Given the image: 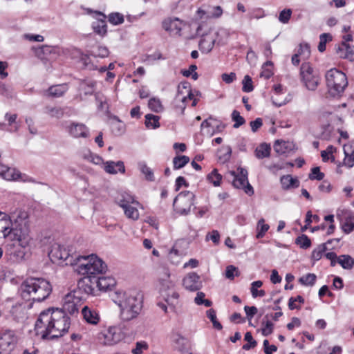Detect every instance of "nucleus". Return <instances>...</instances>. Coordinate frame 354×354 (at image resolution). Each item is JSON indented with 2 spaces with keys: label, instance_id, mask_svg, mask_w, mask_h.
Instances as JSON below:
<instances>
[{
  "label": "nucleus",
  "instance_id": "f3484780",
  "mask_svg": "<svg viewBox=\"0 0 354 354\" xmlns=\"http://www.w3.org/2000/svg\"><path fill=\"white\" fill-rule=\"evenodd\" d=\"M0 232L3 237L8 241L16 239L12 234V225L10 215L1 212H0Z\"/></svg>",
  "mask_w": 354,
  "mask_h": 354
},
{
  "label": "nucleus",
  "instance_id": "e433bc0d",
  "mask_svg": "<svg viewBox=\"0 0 354 354\" xmlns=\"http://www.w3.org/2000/svg\"><path fill=\"white\" fill-rule=\"evenodd\" d=\"M136 204H131L123 208L125 216L133 221L139 218V212Z\"/></svg>",
  "mask_w": 354,
  "mask_h": 354
},
{
  "label": "nucleus",
  "instance_id": "9b49d317",
  "mask_svg": "<svg viewBox=\"0 0 354 354\" xmlns=\"http://www.w3.org/2000/svg\"><path fill=\"white\" fill-rule=\"evenodd\" d=\"M300 75L305 86L308 90L315 91L319 82L320 78L314 73L310 63L304 62L300 68Z\"/></svg>",
  "mask_w": 354,
  "mask_h": 354
},
{
  "label": "nucleus",
  "instance_id": "2f4dec72",
  "mask_svg": "<svg viewBox=\"0 0 354 354\" xmlns=\"http://www.w3.org/2000/svg\"><path fill=\"white\" fill-rule=\"evenodd\" d=\"M95 82L91 80H81L79 85V90L81 93L85 95H92L94 93Z\"/></svg>",
  "mask_w": 354,
  "mask_h": 354
},
{
  "label": "nucleus",
  "instance_id": "0eeeda50",
  "mask_svg": "<svg viewBox=\"0 0 354 354\" xmlns=\"http://www.w3.org/2000/svg\"><path fill=\"white\" fill-rule=\"evenodd\" d=\"M195 198V194L190 191L181 192L174 201L175 211L180 215H187L194 205Z\"/></svg>",
  "mask_w": 354,
  "mask_h": 354
},
{
  "label": "nucleus",
  "instance_id": "680f3d73",
  "mask_svg": "<svg viewBox=\"0 0 354 354\" xmlns=\"http://www.w3.org/2000/svg\"><path fill=\"white\" fill-rule=\"evenodd\" d=\"M232 118L235 122V123L233 125L234 128H239L245 122V119L240 115V113L236 110L233 111L232 113Z\"/></svg>",
  "mask_w": 354,
  "mask_h": 354
},
{
  "label": "nucleus",
  "instance_id": "5fc2aeb1",
  "mask_svg": "<svg viewBox=\"0 0 354 354\" xmlns=\"http://www.w3.org/2000/svg\"><path fill=\"white\" fill-rule=\"evenodd\" d=\"M332 40V36L329 33H322L319 36V42L318 44V50L319 52H324L326 50V44L327 41Z\"/></svg>",
  "mask_w": 354,
  "mask_h": 354
},
{
  "label": "nucleus",
  "instance_id": "3c124183",
  "mask_svg": "<svg viewBox=\"0 0 354 354\" xmlns=\"http://www.w3.org/2000/svg\"><path fill=\"white\" fill-rule=\"evenodd\" d=\"M207 317L212 322L214 328L217 330H221L223 328L221 324L217 320L216 311L214 309L210 308L207 311Z\"/></svg>",
  "mask_w": 354,
  "mask_h": 354
},
{
  "label": "nucleus",
  "instance_id": "1a4fd4ad",
  "mask_svg": "<svg viewBox=\"0 0 354 354\" xmlns=\"http://www.w3.org/2000/svg\"><path fill=\"white\" fill-rule=\"evenodd\" d=\"M160 293L164 301L173 309L178 304L179 294L175 290V284L171 280L161 278Z\"/></svg>",
  "mask_w": 354,
  "mask_h": 354
},
{
  "label": "nucleus",
  "instance_id": "9d476101",
  "mask_svg": "<svg viewBox=\"0 0 354 354\" xmlns=\"http://www.w3.org/2000/svg\"><path fill=\"white\" fill-rule=\"evenodd\" d=\"M30 236H27L25 243L19 239H15L12 241L15 243L8 245L6 254L9 257L10 261L18 263L21 261L26 254L25 248L28 245Z\"/></svg>",
  "mask_w": 354,
  "mask_h": 354
},
{
  "label": "nucleus",
  "instance_id": "f704fd0d",
  "mask_svg": "<svg viewBox=\"0 0 354 354\" xmlns=\"http://www.w3.org/2000/svg\"><path fill=\"white\" fill-rule=\"evenodd\" d=\"M98 15H101L103 19L97 20L93 23L92 27L94 30V32L97 34L104 36L107 32V26L104 21L106 18L105 15L101 12H98Z\"/></svg>",
  "mask_w": 354,
  "mask_h": 354
},
{
  "label": "nucleus",
  "instance_id": "c756f323",
  "mask_svg": "<svg viewBox=\"0 0 354 354\" xmlns=\"http://www.w3.org/2000/svg\"><path fill=\"white\" fill-rule=\"evenodd\" d=\"M280 182L283 189L288 190L292 188H297L299 186V181L291 175H284L281 177Z\"/></svg>",
  "mask_w": 354,
  "mask_h": 354
},
{
  "label": "nucleus",
  "instance_id": "052dcab7",
  "mask_svg": "<svg viewBox=\"0 0 354 354\" xmlns=\"http://www.w3.org/2000/svg\"><path fill=\"white\" fill-rule=\"evenodd\" d=\"M242 84H243V88H242L243 91L246 92V93H250L253 91L254 87L252 85V78L248 75H246L244 77Z\"/></svg>",
  "mask_w": 354,
  "mask_h": 354
},
{
  "label": "nucleus",
  "instance_id": "37998d69",
  "mask_svg": "<svg viewBox=\"0 0 354 354\" xmlns=\"http://www.w3.org/2000/svg\"><path fill=\"white\" fill-rule=\"evenodd\" d=\"M317 276L313 273H308L303 275L299 279V282L306 286H313L315 285Z\"/></svg>",
  "mask_w": 354,
  "mask_h": 354
},
{
  "label": "nucleus",
  "instance_id": "6ab92c4d",
  "mask_svg": "<svg viewBox=\"0 0 354 354\" xmlns=\"http://www.w3.org/2000/svg\"><path fill=\"white\" fill-rule=\"evenodd\" d=\"M183 286L186 290L194 292L202 288V282L196 272H190L184 277Z\"/></svg>",
  "mask_w": 354,
  "mask_h": 354
},
{
  "label": "nucleus",
  "instance_id": "6e6d98bb",
  "mask_svg": "<svg viewBox=\"0 0 354 354\" xmlns=\"http://www.w3.org/2000/svg\"><path fill=\"white\" fill-rule=\"evenodd\" d=\"M149 108L155 112H160L162 111L163 107L160 100L156 98H151L148 103Z\"/></svg>",
  "mask_w": 354,
  "mask_h": 354
},
{
  "label": "nucleus",
  "instance_id": "69168bd1",
  "mask_svg": "<svg viewBox=\"0 0 354 354\" xmlns=\"http://www.w3.org/2000/svg\"><path fill=\"white\" fill-rule=\"evenodd\" d=\"M272 62L271 61H267L262 66V71L261 73V77H263L265 79H269L272 75V72L270 69L268 68V66H272Z\"/></svg>",
  "mask_w": 354,
  "mask_h": 354
},
{
  "label": "nucleus",
  "instance_id": "c85d7f7f",
  "mask_svg": "<svg viewBox=\"0 0 354 354\" xmlns=\"http://www.w3.org/2000/svg\"><path fill=\"white\" fill-rule=\"evenodd\" d=\"M117 203L122 209L131 204H136L137 206H141L139 202L135 200L131 194L124 192L117 198Z\"/></svg>",
  "mask_w": 354,
  "mask_h": 354
},
{
  "label": "nucleus",
  "instance_id": "423d86ee",
  "mask_svg": "<svg viewBox=\"0 0 354 354\" xmlns=\"http://www.w3.org/2000/svg\"><path fill=\"white\" fill-rule=\"evenodd\" d=\"M326 81L329 92L333 96L344 92L348 85L346 75L336 68H331L327 71Z\"/></svg>",
  "mask_w": 354,
  "mask_h": 354
},
{
  "label": "nucleus",
  "instance_id": "7ed1b4c3",
  "mask_svg": "<svg viewBox=\"0 0 354 354\" xmlns=\"http://www.w3.org/2000/svg\"><path fill=\"white\" fill-rule=\"evenodd\" d=\"M52 290L50 282L44 278L30 277L20 286L21 297L33 302L44 301L49 297Z\"/></svg>",
  "mask_w": 354,
  "mask_h": 354
},
{
  "label": "nucleus",
  "instance_id": "412c9836",
  "mask_svg": "<svg viewBox=\"0 0 354 354\" xmlns=\"http://www.w3.org/2000/svg\"><path fill=\"white\" fill-rule=\"evenodd\" d=\"M353 46L351 47L348 44H346L345 41H342L339 44L335 50L337 56L342 59H346L351 62L354 61V50Z\"/></svg>",
  "mask_w": 354,
  "mask_h": 354
},
{
  "label": "nucleus",
  "instance_id": "79ce46f5",
  "mask_svg": "<svg viewBox=\"0 0 354 354\" xmlns=\"http://www.w3.org/2000/svg\"><path fill=\"white\" fill-rule=\"evenodd\" d=\"M138 167L143 175H145L146 180L149 181L154 180V176L152 169L149 167L145 162L138 163Z\"/></svg>",
  "mask_w": 354,
  "mask_h": 354
},
{
  "label": "nucleus",
  "instance_id": "13d9d810",
  "mask_svg": "<svg viewBox=\"0 0 354 354\" xmlns=\"http://www.w3.org/2000/svg\"><path fill=\"white\" fill-rule=\"evenodd\" d=\"M91 55L97 57H106L109 55V50L105 46H98L96 49L91 51Z\"/></svg>",
  "mask_w": 354,
  "mask_h": 354
},
{
  "label": "nucleus",
  "instance_id": "4be33fe9",
  "mask_svg": "<svg viewBox=\"0 0 354 354\" xmlns=\"http://www.w3.org/2000/svg\"><path fill=\"white\" fill-rule=\"evenodd\" d=\"M182 26L183 21L178 18H167L162 21V28L171 33H179Z\"/></svg>",
  "mask_w": 354,
  "mask_h": 354
},
{
  "label": "nucleus",
  "instance_id": "72a5a7b5",
  "mask_svg": "<svg viewBox=\"0 0 354 354\" xmlns=\"http://www.w3.org/2000/svg\"><path fill=\"white\" fill-rule=\"evenodd\" d=\"M44 113L50 118L59 119L64 115V110L59 106H46L44 109Z\"/></svg>",
  "mask_w": 354,
  "mask_h": 354
},
{
  "label": "nucleus",
  "instance_id": "c03bdc74",
  "mask_svg": "<svg viewBox=\"0 0 354 354\" xmlns=\"http://www.w3.org/2000/svg\"><path fill=\"white\" fill-rule=\"evenodd\" d=\"M269 228H270L269 225L265 223V220L263 218H261L257 223V234L256 235V237L257 239L263 238L265 236L266 233L269 230Z\"/></svg>",
  "mask_w": 354,
  "mask_h": 354
},
{
  "label": "nucleus",
  "instance_id": "f8f14e48",
  "mask_svg": "<svg viewBox=\"0 0 354 354\" xmlns=\"http://www.w3.org/2000/svg\"><path fill=\"white\" fill-rule=\"evenodd\" d=\"M238 174L235 171H230V174L232 177V185L237 189H242L249 196L254 194L253 187L250 185L248 180V171L245 169L239 167Z\"/></svg>",
  "mask_w": 354,
  "mask_h": 354
},
{
  "label": "nucleus",
  "instance_id": "ddd939ff",
  "mask_svg": "<svg viewBox=\"0 0 354 354\" xmlns=\"http://www.w3.org/2000/svg\"><path fill=\"white\" fill-rule=\"evenodd\" d=\"M124 337L120 329L116 326H110L102 330L98 335V339L105 345H113L120 342Z\"/></svg>",
  "mask_w": 354,
  "mask_h": 354
},
{
  "label": "nucleus",
  "instance_id": "393cba45",
  "mask_svg": "<svg viewBox=\"0 0 354 354\" xmlns=\"http://www.w3.org/2000/svg\"><path fill=\"white\" fill-rule=\"evenodd\" d=\"M0 176L7 180H16L21 177V173L15 168L0 164Z\"/></svg>",
  "mask_w": 354,
  "mask_h": 354
},
{
  "label": "nucleus",
  "instance_id": "0e129e2a",
  "mask_svg": "<svg viewBox=\"0 0 354 354\" xmlns=\"http://www.w3.org/2000/svg\"><path fill=\"white\" fill-rule=\"evenodd\" d=\"M297 54L304 59H307L310 55V46L308 44H301Z\"/></svg>",
  "mask_w": 354,
  "mask_h": 354
},
{
  "label": "nucleus",
  "instance_id": "bb28decb",
  "mask_svg": "<svg viewBox=\"0 0 354 354\" xmlns=\"http://www.w3.org/2000/svg\"><path fill=\"white\" fill-rule=\"evenodd\" d=\"M82 313L85 321L91 324L95 325L100 321L98 313L88 306H84L82 310Z\"/></svg>",
  "mask_w": 354,
  "mask_h": 354
},
{
  "label": "nucleus",
  "instance_id": "a211bd4d",
  "mask_svg": "<svg viewBox=\"0 0 354 354\" xmlns=\"http://www.w3.org/2000/svg\"><path fill=\"white\" fill-rule=\"evenodd\" d=\"M28 305L24 303H17L8 310V315L16 322H24L28 315Z\"/></svg>",
  "mask_w": 354,
  "mask_h": 354
},
{
  "label": "nucleus",
  "instance_id": "de8ad7c7",
  "mask_svg": "<svg viewBox=\"0 0 354 354\" xmlns=\"http://www.w3.org/2000/svg\"><path fill=\"white\" fill-rule=\"evenodd\" d=\"M109 21L115 26L122 24L124 21V15L120 12H111L108 16Z\"/></svg>",
  "mask_w": 354,
  "mask_h": 354
},
{
  "label": "nucleus",
  "instance_id": "aec40b11",
  "mask_svg": "<svg viewBox=\"0 0 354 354\" xmlns=\"http://www.w3.org/2000/svg\"><path fill=\"white\" fill-rule=\"evenodd\" d=\"M84 277L77 282L78 288L87 295H95L96 290L95 278L88 275H84Z\"/></svg>",
  "mask_w": 354,
  "mask_h": 354
},
{
  "label": "nucleus",
  "instance_id": "f03ea898",
  "mask_svg": "<svg viewBox=\"0 0 354 354\" xmlns=\"http://www.w3.org/2000/svg\"><path fill=\"white\" fill-rule=\"evenodd\" d=\"M112 300L118 306L119 317L124 322L137 319L143 308V295L138 292L117 290Z\"/></svg>",
  "mask_w": 354,
  "mask_h": 354
},
{
  "label": "nucleus",
  "instance_id": "a18cd8bd",
  "mask_svg": "<svg viewBox=\"0 0 354 354\" xmlns=\"http://www.w3.org/2000/svg\"><path fill=\"white\" fill-rule=\"evenodd\" d=\"M189 162V158L186 156H177L173 159L174 169H179L185 166Z\"/></svg>",
  "mask_w": 354,
  "mask_h": 354
},
{
  "label": "nucleus",
  "instance_id": "774afa93",
  "mask_svg": "<svg viewBox=\"0 0 354 354\" xmlns=\"http://www.w3.org/2000/svg\"><path fill=\"white\" fill-rule=\"evenodd\" d=\"M344 151L345 154V158L344 160V165L348 167H352L354 165V154L349 155L348 147H344Z\"/></svg>",
  "mask_w": 354,
  "mask_h": 354
},
{
  "label": "nucleus",
  "instance_id": "6e6552de",
  "mask_svg": "<svg viewBox=\"0 0 354 354\" xmlns=\"http://www.w3.org/2000/svg\"><path fill=\"white\" fill-rule=\"evenodd\" d=\"M77 256L71 254L70 250L58 243L53 244L49 252V257L53 261L64 263L65 265H71L74 267Z\"/></svg>",
  "mask_w": 354,
  "mask_h": 354
},
{
  "label": "nucleus",
  "instance_id": "09e8293b",
  "mask_svg": "<svg viewBox=\"0 0 354 354\" xmlns=\"http://www.w3.org/2000/svg\"><path fill=\"white\" fill-rule=\"evenodd\" d=\"M334 151H335V148L333 145L328 146L326 150L321 151V156L322 158V160L324 162H326L329 159H330L332 162H334L335 157L333 155Z\"/></svg>",
  "mask_w": 354,
  "mask_h": 354
},
{
  "label": "nucleus",
  "instance_id": "338daca9",
  "mask_svg": "<svg viewBox=\"0 0 354 354\" xmlns=\"http://www.w3.org/2000/svg\"><path fill=\"white\" fill-rule=\"evenodd\" d=\"M324 174L320 171V169L319 167H315L312 169L311 174L309 175V178L310 180H321L324 178Z\"/></svg>",
  "mask_w": 354,
  "mask_h": 354
},
{
  "label": "nucleus",
  "instance_id": "b1692460",
  "mask_svg": "<svg viewBox=\"0 0 354 354\" xmlns=\"http://www.w3.org/2000/svg\"><path fill=\"white\" fill-rule=\"evenodd\" d=\"M74 299V295L72 293L66 295L63 299V309L62 310L66 313L71 315L77 313L78 308Z\"/></svg>",
  "mask_w": 354,
  "mask_h": 354
},
{
  "label": "nucleus",
  "instance_id": "7c9ffc66",
  "mask_svg": "<svg viewBox=\"0 0 354 354\" xmlns=\"http://www.w3.org/2000/svg\"><path fill=\"white\" fill-rule=\"evenodd\" d=\"M294 146L290 142L282 140H277L274 144V150L279 154H283L292 150Z\"/></svg>",
  "mask_w": 354,
  "mask_h": 354
},
{
  "label": "nucleus",
  "instance_id": "603ef678",
  "mask_svg": "<svg viewBox=\"0 0 354 354\" xmlns=\"http://www.w3.org/2000/svg\"><path fill=\"white\" fill-rule=\"evenodd\" d=\"M295 243L303 249H307L311 245V241L306 234L299 236L296 239Z\"/></svg>",
  "mask_w": 354,
  "mask_h": 354
},
{
  "label": "nucleus",
  "instance_id": "58836bf2",
  "mask_svg": "<svg viewBox=\"0 0 354 354\" xmlns=\"http://www.w3.org/2000/svg\"><path fill=\"white\" fill-rule=\"evenodd\" d=\"M230 35V33L229 30L225 28H220L216 32V42L218 45H225L227 43Z\"/></svg>",
  "mask_w": 354,
  "mask_h": 354
},
{
  "label": "nucleus",
  "instance_id": "8fccbe9b",
  "mask_svg": "<svg viewBox=\"0 0 354 354\" xmlns=\"http://www.w3.org/2000/svg\"><path fill=\"white\" fill-rule=\"evenodd\" d=\"M207 178L214 186H218L220 185L222 180V176L218 173V170L216 169H214L208 174Z\"/></svg>",
  "mask_w": 354,
  "mask_h": 354
},
{
  "label": "nucleus",
  "instance_id": "473e14b6",
  "mask_svg": "<svg viewBox=\"0 0 354 354\" xmlns=\"http://www.w3.org/2000/svg\"><path fill=\"white\" fill-rule=\"evenodd\" d=\"M68 91V86L66 84L54 85L46 91L48 95L53 97H59Z\"/></svg>",
  "mask_w": 354,
  "mask_h": 354
},
{
  "label": "nucleus",
  "instance_id": "39448f33",
  "mask_svg": "<svg viewBox=\"0 0 354 354\" xmlns=\"http://www.w3.org/2000/svg\"><path fill=\"white\" fill-rule=\"evenodd\" d=\"M10 217L12 225V234L16 239L26 241L29 236V216L28 212L21 208H15L10 212Z\"/></svg>",
  "mask_w": 354,
  "mask_h": 354
},
{
  "label": "nucleus",
  "instance_id": "864d4df0",
  "mask_svg": "<svg viewBox=\"0 0 354 354\" xmlns=\"http://www.w3.org/2000/svg\"><path fill=\"white\" fill-rule=\"evenodd\" d=\"M205 295L204 292H198L194 299V301L197 305H204L206 307H210L212 302L209 299H205Z\"/></svg>",
  "mask_w": 354,
  "mask_h": 354
},
{
  "label": "nucleus",
  "instance_id": "cd10ccee",
  "mask_svg": "<svg viewBox=\"0 0 354 354\" xmlns=\"http://www.w3.org/2000/svg\"><path fill=\"white\" fill-rule=\"evenodd\" d=\"M95 283L99 290L106 291L115 286V281L112 277H95Z\"/></svg>",
  "mask_w": 354,
  "mask_h": 354
},
{
  "label": "nucleus",
  "instance_id": "4468645a",
  "mask_svg": "<svg viewBox=\"0 0 354 354\" xmlns=\"http://www.w3.org/2000/svg\"><path fill=\"white\" fill-rule=\"evenodd\" d=\"M17 341V337L13 330L0 331V354H10Z\"/></svg>",
  "mask_w": 354,
  "mask_h": 354
},
{
  "label": "nucleus",
  "instance_id": "dca6fc26",
  "mask_svg": "<svg viewBox=\"0 0 354 354\" xmlns=\"http://www.w3.org/2000/svg\"><path fill=\"white\" fill-rule=\"evenodd\" d=\"M66 130L68 135L74 138H86L89 136V129L83 123L71 122L66 127Z\"/></svg>",
  "mask_w": 354,
  "mask_h": 354
},
{
  "label": "nucleus",
  "instance_id": "20e7f679",
  "mask_svg": "<svg viewBox=\"0 0 354 354\" xmlns=\"http://www.w3.org/2000/svg\"><path fill=\"white\" fill-rule=\"evenodd\" d=\"M74 270L81 275H88L95 278L98 274H102L107 270L105 262L96 254L87 256L78 255L76 257Z\"/></svg>",
  "mask_w": 354,
  "mask_h": 354
},
{
  "label": "nucleus",
  "instance_id": "4d7b16f0",
  "mask_svg": "<svg viewBox=\"0 0 354 354\" xmlns=\"http://www.w3.org/2000/svg\"><path fill=\"white\" fill-rule=\"evenodd\" d=\"M298 302L300 304H304V299L300 295H298L296 297H290L288 301L289 308L290 310L299 309L301 308V306L296 304V303H298Z\"/></svg>",
  "mask_w": 354,
  "mask_h": 354
},
{
  "label": "nucleus",
  "instance_id": "bf43d9fd",
  "mask_svg": "<svg viewBox=\"0 0 354 354\" xmlns=\"http://www.w3.org/2000/svg\"><path fill=\"white\" fill-rule=\"evenodd\" d=\"M261 333L263 336H268L273 332L274 324L270 320L263 321Z\"/></svg>",
  "mask_w": 354,
  "mask_h": 354
},
{
  "label": "nucleus",
  "instance_id": "49530a36",
  "mask_svg": "<svg viewBox=\"0 0 354 354\" xmlns=\"http://www.w3.org/2000/svg\"><path fill=\"white\" fill-rule=\"evenodd\" d=\"M334 247H327L326 244H321L315 248L312 252V258L315 261H319L323 255V253L327 250H333Z\"/></svg>",
  "mask_w": 354,
  "mask_h": 354
},
{
  "label": "nucleus",
  "instance_id": "a19ab883",
  "mask_svg": "<svg viewBox=\"0 0 354 354\" xmlns=\"http://www.w3.org/2000/svg\"><path fill=\"white\" fill-rule=\"evenodd\" d=\"M160 117L153 114H147L145 115V125L149 129H156L160 127Z\"/></svg>",
  "mask_w": 354,
  "mask_h": 354
},
{
  "label": "nucleus",
  "instance_id": "5701e85b",
  "mask_svg": "<svg viewBox=\"0 0 354 354\" xmlns=\"http://www.w3.org/2000/svg\"><path fill=\"white\" fill-rule=\"evenodd\" d=\"M104 171L110 174H116L118 172L124 174L125 172L124 164L122 161L119 160L117 162L114 161H106L104 163Z\"/></svg>",
  "mask_w": 354,
  "mask_h": 354
},
{
  "label": "nucleus",
  "instance_id": "4c0bfd02",
  "mask_svg": "<svg viewBox=\"0 0 354 354\" xmlns=\"http://www.w3.org/2000/svg\"><path fill=\"white\" fill-rule=\"evenodd\" d=\"M337 263L346 270H351L354 266V259L347 254L340 255L337 258Z\"/></svg>",
  "mask_w": 354,
  "mask_h": 354
},
{
  "label": "nucleus",
  "instance_id": "f257e3e1",
  "mask_svg": "<svg viewBox=\"0 0 354 354\" xmlns=\"http://www.w3.org/2000/svg\"><path fill=\"white\" fill-rule=\"evenodd\" d=\"M71 326V319L59 308H50L42 311L35 323L36 334L43 339H53L62 337Z\"/></svg>",
  "mask_w": 354,
  "mask_h": 354
},
{
  "label": "nucleus",
  "instance_id": "c9c22d12",
  "mask_svg": "<svg viewBox=\"0 0 354 354\" xmlns=\"http://www.w3.org/2000/svg\"><path fill=\"white\" fill-rule=\"evenodd\" d=\"M342 231L346 234H350L354 230V213H350L345 216L341 225Z\"/></svg>",
  "mask_w": 354,
  "mask_h": 354
},
{
  "label": "nucleus",
  "instance_id": "e2e57ef3",
  "mask_svg": "<svg viewBox=\"0 0 354 354\" xmlns=\"http://www.w3.org/2000/svg\"><path fill=\"white\" fill-rule=\"evenodd\" d=\"M239 275V271L236 267L230 265L227 266L225 270V277L229 279H234L235 276Z\"/></svg>",
  "mask_w": 354,
  "mask_h": 354
},
{
  "label": "nucleus",
  "instance_id": "2eb2a0df",
  "mask_svg": "<svg viewBox=\"0 0 354 354\" xmlns=\"http://www.w3.org/2000/svg\"><path fill=\"white\" fill-rule=\"evenodd\" d=\"M62 53L57 46H42L36 50L37 56L41 60L51 61L56 59Z\"/></svg>",
  "mask_w": 354,
  "mask_h": 354
},
{
  "label": "nucleus",
  "instance_id": "ea45409f",
  "mask_svg": "<svg viewBox=\"0 0 354 354\" xmlns=\"http://www.w3.org/2000/svg\"><path fill=\"white\" fill-rule=\"evenodd\" d=\"M270 145L266 143H262L255 149V156L259 159L268 157L270 153Z\"/></svg>",
  "mask_w": 354,
  "mask_h": 354
},
{
  "label": "nucleus",
  "instance_id": "a878e982",
  "mask_svg": "<svg viewBox=\"0 0 354 354\" xmlns=\"http://www.w3.org/2000/svg\"><path fill=\"white\" fill-rule=\"evenodd\" d=\"M216 43V39L210 35H203L202 38L199 41V49L202 53H209Z\"/></svg>",
  "mask_w": 354,
  "mask_h": 354
}]
</instances>
